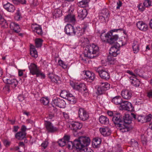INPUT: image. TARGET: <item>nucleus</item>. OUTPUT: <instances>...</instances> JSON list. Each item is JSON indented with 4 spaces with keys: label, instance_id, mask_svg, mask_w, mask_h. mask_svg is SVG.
Segmentation results:
<instances>
[{
    "label": "nucleus",
    "instance_id": "1",
    "mask_svg": "<svg viewBox=\"0 0 152 152\" xmlns=\"http://www.w3.org/2000/svg\"><path fill=\"white\" fill-rule=\"evenodd\" d=\"M123 118L120 113L114 114L112 118V121L118 128V129L123 133L128 132L132 129V128L130 125H126L123 124Z\"/></svg>",
    "mask_w": 152,
    "mask_h": 152
},
{
    "label": "nucleus",
    "instance_id": "2",
    "mask_svg": "<svg viewBox=\"0 0 152 152\" xmlns=\"http://www.w3.org/2000/svg\"><path fill=\"white\" fill-rule=\"evenodd\" d=\"M99 49L97 45L94 43L87 45L84 47V55L85 57L94 58L98 55Z\"/></svg>",
    "mask_w": 152,
    "mask_h": 152
},
{
    "label": "nucleus",
    "instance_id": "3",
    "mask_svg": "<svg viewBox=\"0 0 152 152\" xmlns=\"http://www.w3.org/2000/svg\"><path fill=\"white\" fill-rule=\"evenodd\" d=\"M91 140L90 138L88 137L82 136L80 137L77 139L74 140V146L76 147L75 151L86 150V148H84L88 146L90 144Z\"/></svg>",
    "mask_w": 152,
    "mask_h": 152
},
{
    "label": "nucleus",
    "instance_id": "4",
    "mask_svg": "<svg viewBox=\"0 0 152 152\" xmlns=\"http://www.w3.org/2000/svg\"><path fill=\"white\" fill-rule=\"evenodd\" d=\"M3 81L8 84L6 85L3 88L5 92H9L10 90V85L12 88H15L18 84L17 80L11 77H5L3 78Z\"/></svg>",
    "mask_w": 152,
    "mask_h": 152
},
{
    "label": "nucleus",
    "instance_id": "5",
    "mask_svg": "<svg viewBox=\"0 0 152 152\" xmlns=\"http://www.w3.org/2000/svg\"><path fill=\"white\" fill-rule=\"evenodd\" d=\"M28 68L30 70V74L33 75H36L37 77L39 76L41 78H44L45 77L44 74L41 72L37 65L34 63H31Z\"/></svg>",
    "mask_w": 152,
    "mask_h": 152
},
{
    "label": "nucleus",
    "instance_id": "6",
    "mask_svg": "<svg viewBox=\"0 0 152 152\" xmlns=\"http://www.w3.org/2000/svg\"><path fill=\"white\" fill-rule=\"evenodd\" d=\"M95 71L97 72L99 76L102 79L107 80L110 77V74L107 70L104 67L99 66L95 69Z\"/></svg>",
    "mask_w": 152,
    "mask_h": 152
},
{
    "label": "nucleus",
    "instance_id": "7",
    "mask_svg": "<svg viewBox=\"0 0 152 152\" xmlns=\"http://www.w3.org/2000/svg\"><path fill=\"white\" fill-rule=\"evenodd\" d=\"M123 30V28L113 29L110 31V34L107 41V42L110 44H112L115 43L118 39V37L117 34H114L113 32H117L118 31H122Z\"/></svg>",
    "mask_w": 152,
    "mask_h": 152
},
{
    "label": "nucleus",
    "instance_id": "8",
    "mask_svg": "<svg viewBox=\"0 0 152 152\" xmlns=\"http://www.w3.org/2000/svg\"><path fill=\"white\" fill-rule=\"evenodd\" d=\"M45 124L46 129L48 132L54 133L58 130L57 128L53 126V124L49 121H45Z\"/></svg>",
    "mask_w": 152,
    "mask_h": 152
},
{
    "label": "nucleus",
    "instance_id": "9",
    "mask_svg": "<svg viewBox=\"0 0 152 152\" xmlns=\"http://www.w3.org/2000/svg\"><path fill=\"white\" fill-rule=\"evenodd\" d=\"M78 114L80 119L83 121L86 120L89 117V115L88 113L83 108H80L79 109Z\"/></svg>",
    "mask_w": 152,
    "mask_h": 152
},
{
    "label": "nucleus",
    "instance_id": "10",
    "mask_svg": "<svg viewBox=\"0 0 152 152\" xmlns=\"http://www.w3.org/2000/svg\"><path fill=\"white\" fill-rule=\"evenodd\" d=\"M53 103L56 106L63 108L65 107L66 105V102L64 100L57 97H56L53 100Z\"/></svg>",
    "mask_w": 152,
    "mask_h": 152
},
{
    "label": "nucleus",
    "instance_id": "11",
    "mask_svg": "<svg viewBox=\"0 0 152 152\" xmlns=\"http://www.w3.org/2000/svg\"><path fill=\"white\" fill-rule=\"evenodd\" d=\"M120 105L122 110L129 111H132L133 108L132 104L127 101H123Z\"/></svg>",
    "mask_w": 152,
    "mask_h": 152
},
{
    "label": "nucleus",
    "instance_id": "12",
    "mask_svg": "<svg viewBox=\"0 0 152 152\" xmlns=\"http://www.w3.org/2000/svg\"><path fill=\"white\" fill-rule=\"evenodd\" d=\"M75 28L70 24H67L64 28V31L68 35H73L75 34Z\"/></svg>",
    "mask_w": 152,
    "mask_h": 152
},
{
    "label": "nucleus",
    "instance_id": "13",
    "mask_svg": "<svg viewBox=\"0 0 152 152\" xmlns=\"http://www.w3.org/2000/svg\"><path fill=\"white\" fill-rule=\"evenodd\" d=\"M72 130L73 131L74 134L75 136L77 133L78 130L80 129L82 126V124L81 123L78 122H74L71 124Z\"/></svg>",
    "mask_w": 152,
    "mask_h": 152
},
{
    "label": "nucleus",
    "instance_id": "14",
    "mask_svg": "<svg viewBox=\"0 0 152 152\" xmlns=\"http://www.w3.org/2000/svg\"><path fill=\"white\" fill-rule=\"evenodd\" d=\"M121 95L125 99L129 100L132 97V91L128 90H124L121 91Z\"/></svg>",
    "mask_w": 152,
    "mask_h": 152
},
{
    "label": "nucleus",
    "instance_id": "15",
    "mask_svg": "<svg viewBox=\"0 0 152 152\" xmlns=\"http://www.w3.org/2000/svg\"><path fill=\"white\" fill-rule=\"evenodd\" d=\"M137 27L140 30L146 31L148 29L147 25L142 21H139L136 23Z\"/></svg>",
    "mask_w": 152,
    "mask_h": 152
},
{
    "label": "nucleus",
    "instance_id": "16",
    "mask_svg": "<svg viewBox=\"0 0 152 152\" xmlns=\"http://www.w3.org/2000/svg\"><path fill=\"white\" fill-rule=\"evenodd\" d=\"M64 21L65 22H69L72 23H74L76 21L75 15L72 13L69 14L65 16Z\"/></svg>",
    "mask_w": 152,
    "mask_h": 152
},
{
    "label": "nucleus",
    "instance_id": "17",
    "mask_svg": "<svg viewBox=\"0 0 152 152\" xmlns=\"http://www.w3.org/2000/svg\"><path fill=\"white\" fill-rule=\"evenodd\" d=\"M85 75L87 77V80L90 82H92L95 79V75L94 73L88 71H86Z\"/></svg>",
    "mask_w": 152,
    "mask_h": 152
},
{
    "label": "nucleus",
    "instance_id": "18",
    "mask_svg": "<svg viewBox=\"0 0 152 152\" xmlns=\"http://www.w3.org/2000/svg\"><path fill=\"white\" fill-rule=\"evenodd\" d=\"M123 119L124 120L123 121V124L126 125H130L132 128V126L130 124L132 123V117L128 114H126Z\"/></svg>",
    "mask_w": 152,
    "mask_h": 152
},
{
    "label": "nucleus",
    "instance_id": "19",
    "mask_svg": "<svg viewBox=\"0 0 152 152\" xmlns=\"http://www.w3.org/2000/svg\"><path fill=\"white\" fill-rule=\"evenodd\" d=\"M3 6L6 10L10 12H13L15 9V7L9 3H8L4 4Z\"/></svg>",
    "mask_w": 152,
    "mask_h": 152
},
{
    "label": "nucleus",
    "instance_id": "20",
    "mask_svg": "<svg viewBox=\"0 0 152 152\" xmlns=\"http://www.w3.org/2000/svg\"><path fill=\"white\" fill-rule=\"evenodd\" d=\"M78 17L81 20L85 18L87 15V11L85 9H82L78 12Z\"/></svg>",
    "mask_w": 152,
    "mask_h": 152
},
{
    "label": "nucleus",
    "instance_id": "21",
    "mask_svg": "<svg viewBox=\"0 0 152 152\" xmlns=\"http://www.w3.org/2000/svg\"><path fill=\"white\" fill-rule=\"evenodd\" d=\"M101 142V139L98 137H96L93 139L92 145L94 148H98L99 147Z\"/></svg>",
    "mask_w": 152,
    "mask_h": 152
},
{
    "label": "nucleus",
    "instance_id": "22",
    "mask_svg": "<svg viewBox=\"0 0 152 152\" xmlns=\"http://www.w3.org/2000/svg\"><path fill=\"white\" fill-rule=\"evenodd\" d=\"M110 34V32L106 33V31L102 30L100 33V37L102 41L103 42H106L108 36Z\"/></svg>",
    "mask_w": 152,
    "mask_h": 152
},
{
    "label": "nucleus",
    "instance_id": "23",
    "mask_svg": "<svg viewBox=\"0 0 152 152\" xmlns=\"http://www.w3.org/2000/svg\"><path fill=\"white\" fill-rule=\"evenodd\" d=\"M10 28L16 33H18L20 31L18 24L14 22H12L10 24Z\"/></svg>",
    "mask_w": 152,
    "mask_h": 152
},
{
    "label": "nucleus",
    "instance_id": "24",
    "mask_svg": "<svg viewBox=\"0 0 152 152\" xmlns=\"http://www.w3.org/2000/svg\"><path fill=\"white\" fill-rule=\"evenodd\" d=\"M111 102L115 104L121 105L123 100L121 96H116L112 99Z\"/></svg>",
    "mask_w": 152,
    "mask_h": 152
},
{
    "label": "nucleus",
    "instance_id": "25",
    "mask_svg": "<svg viewBox=\"0 0 152 152\" xmlns=\"http://www.w3.org/2000/svg\"><path fill=\"white\" fill-rule=\"evenodd\" d=\"M101 133L104 136H107L110 134L111 131L107 127L105 128H100L99 129Z\"/></svg>",
    "mask_w": 152,
    "mask_h": 152
},
{
    "label": "nucleus",
    "instance_id": "26",
    "mask_svg": "<svg viewBox=\"0 0 152 152\" xmlns=\"http://www.w3.org/2000/svg\"><path fill=\"white\" fill-rule=\"evenodd\" d=\"M48 77L50 79L51 81L56 83H57L58 81L60 80L59 77L57 75H55L53 74H49L48 75Z\"/></svg>",
    "mask_w": 152,
    "mask_h": 152
},
{
    "label": "nucleus",
    "instance_id": "27",
    "mask_svg": "<svg viewBox=\"0 0 152 152\" xmlns=\"http://www.w3.org/2000/svg\"><path fill=\"white\" fill-rule=\"evenodd\" d=\"M135 77L131 76L130 77V79L131 80V83L134 86L137 87L139 86L140 83V81Z\"/></svg>",
    "mask_w": 152,
    "mask_h": 152
},
{
    "label": "nucleus",
    "instance_id": "28",
    "mask_svg": "<svg viewBox=\"0 0 152 152\" xmlns=\"http://www.w3.org/2000/svg\"><path fill=\"white\" fill-rule=\"evenodd\" d=\"M109 84H107V87H104L102 86H99L97 89V92L99 95H100L104 93L105 91L109 88Z\"/></svg>",
    "mask_w": 152,
    "mask_h": 152
},
{
    "label": "nucleus",
    "instance_id": "29",
    "mask_svg": "<svg viewBox=\"0 0 152 152\" xmlns=\"http://www.w3.org/2000/svg\"><path fill=\"white\" fill-rule=\"evenodd\" d=\"M26 133L19 132L15 135V137L18 140H22L26 137Z\"/></svg>",
    "mask_w": 152,
    "mask_h": 152
},
{
    "label": "nucleus",
    "instance_id": "30",
    "mask_svg": "<svg viewBox=\"0 0 152 152\" xmlns=\"http://www.w3.org/2000/svg\"><path fill=\"white\" fill-rule=\"evenodd\" d=\"M99 122L102 124H107L109 123V119L103 115L101 116L99 118Z\"/></svg>",
    "mask_w": 152,
    "mask_h": 152
},
{
    "label": "nucleus",
    "instance_id": "31",
    "mask_svg": "<svg viewBox=\"0 0 152 152\" xmlns=\"http://www.w3.org/2000/svg\"><path fill=\"white\" fill-rule=\"evenodd\" d=\"M132 48L134 53H137L139 50V43L137 41H134L132 44Z\"/></svg>",
    "mask_w": 152,
    "mask_h": 152
},
{
    "label": "nucleus",
    "instance_id": "32",
    "mask_svg": "<svg viewBox=\"0 0 152 152\" xmlns=\"http://www.w3.org/2000/svg\"><path fill=\"white\" fill-rule=\"evenodd\" d=\"M75 33L74 35H77L78 37H80L83 34L84 32L83 29H82L80 28H75Z\"/></svg>",
    "mask_w": 152,
    "mask_h": 152
},
{
    "label": "nucleus",
    "instance_id": "33",
    "mask_svg": "<svg viewBox=\"0 0 152 152\" xmlns=\"http://www.w3.org/2000/svg\"><path fill=\"white\" fill-rule=\"evenodd\" d=\"M128 40V36L126 35L125 37H124L123 38H122V39L118 40L117 42L121 47L126 45Z\"/></svg>",
    "mask_w": 152,
    "mask_h": 152
},
{
    "label": "nucleus",
    "instance_id": "34",
    "mask_svg": "<svg viewBox=\"0 0 152 152\" xmlns=\"http://www.w3.org/2000/svg\"><path fill=\"white\" fill-rule=\"evenodd\" d=\"M30 53L32 57L35 58L37 57V53L36 49L34 48V46H30Z\"/></svg>",
    "mask_w": 152,
    "mask_h": 152
},
{
    "label": "nucleus",
    "instance_id": "35",
    "mask_svg": "<svg viewBox=\"0 0 152 152\" xmlns=\"http://www.w3.org/2000/svg\"><path fill=\"white\" fill-rule=\"evenodd\" d=\"M102 13L103 15L99 16V18L105 20V18H107L109 16V13L107 10H103Z\"/></svg>",
    "mask_w": 152,
    "mask_h": 152
},
{
    "label": "nucleus",
    "instance_id": "36",
    "mask_svg": "<svg viewBox=\"0 0 152 152\" xmlns=\"http://www.w3.org/2000/svg\"><path fill=\"white\" fill-rule=\"evenodd\" d=\"M88 0H82L78 3V5L81 7H85L88 5Z\"/></svg>",
    "mask_w": 152,
    "mask_h": 152
},
{
    "label": "nucleus",
    "instance_id": "37",
    "mask_svg": "<svg viewBox=\"0 0 152 152\" xmlns=\"http://www.w3.org/2000/svg\"><path fill=\"white\" fill-rule=\"evenodd\" d=\"M70 94L69 91L65 90H63L61 91L60 94V96L63 98L66 99Z\"/></svg>",
    "mask_w": 152,
    "mask_h": 152
},
{
    "label": "nucleus",
    "instance_id": "38",
    "mask_svg": "<svg viewBox=\"0 0 152 152\" xmlns=\"http://www.w3.org/2000/svg\"><path fill=\"white\" fill-rule=\"evenodd\" d=\"M43 40L41 39L37 38L35 39V45L36 48H39L42 45Z\"/></svg>",
    "mask_w": 152,
    "mask_h": 152
},
{
    "label": "nucleus",
    "instance_id": "39",
    "mask_svg": "<svg viewBox=\"0 0 152 152\" xmlns=\"http://www.w3.org/2000/svg\"><path fill=\"white\" fill-rule=\"evenodd\" d=\"M107 60L109 63L112 64H113L115 62L116 60L111 55L108 56L107 58Z\"/></svg>",
    "mask_w": 152,
    "mask_h": 152
},
{
    "label": "nucleus",
    "instance_id": "40",
    "mask_svg": "<svg viewBox=\"0 0 152 152\" xmlns=\"http://www.w3.org/2000/svg\"><path fill=\"white\" fill-rule=\"evenodd\" d=\"M34 30V32H36L39 35H42L43 33L42 28L40 26H38L37 27H35Z\"/></svg>",
    "mask_w": 152,
    "mask_h": 152
},
{
    "label": "nucleus",
    "instance_id": "41",
    "mask_svg": "<svg viewBox=\"0 0 152 152\" xmlns=\"http://www.w3.org/2000/svg\"><path fill=\"white\" fill-rule=\"evenodd\" d=\"M40 102L44 105H46L49 103L48 99L47 98L42 97L40 99Z\"/></svg>",
    "mask_w": 152,
    "mask_h": 152
},
{
    "label": "nucleus",
    "instance_id": "42",
    "mask_svg": "<svg viewBox=\"0 0 152 152\" xmlns=\"http://www.w3.org/2000/svg\"><path fill=\"white\" fill-rule=\"evenodd\" d=\"M51 109L53 110V113L52 114H49L47 116V118L49 119H52L54 116V113L57 111V109L53 107L51 108Z\"/></svg>",
    "mask_w": 152,
    "mask_h": 152
},
{
    "label": "nucleus",
    "instance_id": "43",
    "mask_svg": "<svg viewBox=\"0 0 152 152\" xmlns=\"http://www.w3.org/2000/svg\"><path fill=\"white\" fill-rule=\"evenodd\" d=\"M49 142L47 140H45L41 144L42 149H45L48 146Z\"/></svg>",
    "mask_w": 152,
    "mask_h": 152
},
{
    "label": "nucleus",
    "instance_id": "44",
    "mask_svg": "<svg viewBox=\"0 0 152 152\" xmlns=\"http://www.w3.org/2000/svg\"><path fill=\"white\" fill-rule=\"evenodd\" d=\"M85 86V85L83 83H81L79 84H76L74 86V89L79 90L82 88L83 87H84Z\"/></svg>",
    "mask_w": 152,
    "mask_h": 152
},
{
    "label": "nucleus",
    "instance_id": "45",
    "mask_svg": "<svg viewBox=\"0 0 152 152\" xmlns=\"http://www.w3.org/2000/svg\"><path fill=\"white\" fill-rule=\"evenodd\" d=\"M131 145L132 147H137L138 146V143L136 140L133 139L131 140Z\"/></svg>",
    "mask_w": 152,
    "mask_h": 152
},
{
    "label": "nucleus",
    "instance_id": "46",
    "mask_svg": "<svg viewBox=\"0 0 152 152\" xmlns=\"http://www.w3.org/2000/svg\"><path fill=\"white\" fill-rule=\"evenodd\" d=\"M143 4L145 7H148L151 5V1L150 0H145Z\"/></svg>",
    "mask_w": 152,
    "mask_h": 152
},
{
    "label": "nucleus",
    "instance_id": "47",
    "mask_svg": "<svg viewBox=\"0 0 152 152\" xmlns=\"http://www.w3.org/2000/svg\"><path fill=\"white\" fill-rule=\"evenodd\" d=\"M58 145L61 146H64L66 145V143L63 138L60 140L58 142Z\"/></svg>",
    "mask_w": 152,
    "mask_h": 152
},
{
    "label": "nucleus",
    "instance_id": "48",
    "mask_svg": "<svg viewBox=\"0 0 152 152\" xmlns=\"http://www.w3.org/2000/svg\"><path fill=\"white\" fill-rule=\"evenodd\" d=\"M74 142H68V143H67L66 144V145H67V147L69 149H72L71 148V145L73 148H75V149H76V147L74 145Z\"/></svg>",
    "mask_w": 152,
    "mask_h": 152
},
{
    "label": "nucleus",
    "instance_id": "49",
    "mask_svg": "<svg viewBox=\"0 0 152 152\" xmlns=\"http://www.w3.org/2000/svg\"><path fill=\"white\" fill-rule=\"evenodd\" d=\"M22 18L21 14L19 11H18L16 13V15L15 17V19L17 20H19Z\"/></svg>",
    "mask_w": 152,
    "mask_h": 152
},
{
    "label": "nucleus",
    "instance_id": "50",
    "mask_svg": "<svg viewBox=\"0 0 152 152\" xmlns=\"http://www.w3.org/2000/svg\"><path fill=\"white\" fill-rule=\"evenodd\" d=\"M119 53V49L115 48L114 47H112L109 51V53H113L114 52Z\"/></svg>",
    "mask_w": 152,
    "mask_h": 152
},
{
    "label": "nucleus",
    "instance_id": "51",
    "mask_svg": "<svg viewBox=\"0 0 152 152\" xmlns=\"http://www.w3.org/2000/svg\"><path fill=\"white\" fill-rule=\"evenodd\" d=\"M138 8L139 10L140 11H143L145 9V7L143 4L140 3L138 6Z\"/></svg>",
    "mask_w": 152,
    "mask_h": 152
},
{
    "label": "nucleus",
    "instance_id": "52",
    "mask_svg": "<svg viewBox=\"0 0 152 152\" xmlns=\"http://www.w3.org/2000/svg\"><path fill=\"white\" fill-rule=\"evenodd\" d=\"M152 116V115L151 114H149L145 117H144V119L146 120L145 122H150L151 120Z\"/></svg>",
    "mask_w": 152,
    "mask_h": 152
},
{
    "label": "nucleus",
    "instance_id": "53",
    "mask_svg": "<svg viewBox=\"0 0 152 152\" xmlns=\"http://www.w3.org/2000/svg\"><path fill=\"white\" fill-rule=\"evenodd\" d=\"M58 63L59 65L61 66L63 68L65 69L67 67V66L61 60H59L58 61Z\"/></svg>",
    "mask_w": 152,
    "mask_h": 152
},
{
    "label": "nucleus",
    "instance_id": "54",
    "mask_svg": "<svg viewBox=\"0 0 152 152\" xmlns=\"http://www.w3.org/2000/svg\"><path fill=\"white\" fill-rule=\"evenodd\" d=\"M63 138L64 140H65V141L66 143L69 142V140L70 139V137L68 135H65Z\"/></svg>",
    "mask_w": 152,
    "mask_h": 152
},
{
    "label": "nucleus",
    "instance_id": "55",
    "mask_svg": "<svg viewBox=\"0 0 152 152\" xmlns=\"http://www.w3.org/2000/svg\"><path fill=\"white\" fill-rule=\"evenodd\" d=\"M74 1V0H65L62 5H63V7L65 6L64 4H67V5H68V4H70L71 2H73Z\"/></svg>",
    "mask_w": 152,
    "mask_h": 152
},
{
    "label": "nucleus",
    "instance_id": "56",
    "mask_svg": "<svg viewBox=\"0 0 152 152\" xmlns=\"http://www.w3.org/2000/svg\"><path fill=\"white\" fill-rule=\"evenodd\" d=\"M137 120L138 121L141 122L142 123H143V119H144V117L140 115L138 116L137 117Z\"/></svg>",
    "mask_w": 152,
    "mask_h": 152
},
{
    "label": "nucleus",
    "instance_id": "57",
    "mask_svg": "<svg viewBox=\"0 0 152 152\" xmlns=\"http://www.w3.org/2000/svg\"><path fill=\"white\" fill-rule=\"evenodd\" d=\"M61 11L60 10L58 9L56 10L55 14L56 17H58L61 15Z\"/></svg>",
    "mask_w": 152,
    "mask_h": 152
},
{
    "label": "nucleus",
    "instance_id": "58",
    "mask_svg": "<svg viewBox=\"0 0 152 152\" xmlns=\"http://www.w3.org/2000/svg\"><path fill=\"white\" fill-rule=\"evenodd\" d=\"M27 129L25 125H22L21 128V131L20 132L26 133V132Z\"/></svg>",
    "mask_w": 152,
    "mask_h": 152
},
{
    "label": "nucleus",
    "instance_id": "59",
    "mask_svg": "<svg viewBox=\"0 0 152 152\" xmlns=\"http://www.w3.org/2000/svg\"><path fill=\"white\" fill-rule=\"evenodd\" d=\"M117 6L116 7V9H120V7L122 6V3L121 1H119L117 2Z\"/></svg>",
    "mask_w": 152,
    "mask_h": 152
},
{
    "label": "nucleus",
    "instance_id": "60",
    "mask_svg": "<svg viewBox=\"0 0 152 152\" xmlns=\"http://www.w3.org/2000/svg\"><path fill=\"white\" fill-rule=\"evenodd\" d=\"M74 97H75L72 95V94H69V96L67 97V98H66V99L70 101V99L74 98Z\"/></svg>",
    "mask_w": 152,
    "mask_h": 152
},
{
    "label": "nucleus",
    "instance_id": "61",
    "mask_svg": "<svg viewBox=\"0 0 152 152\" xmlns=\"http://www.w3.org/2000/svg\"><path fill=\"white\" fill-rule=\"evenodd\" d=\"M8 23L5 20L3 23L2 24V26L5 28H7L8 26Z\"/></svg>",
    "mask_w": 152,
    "mask_h": 152
},
{
    "label": "nucleus",
    "instance_id": "62",
    "mask_svg": "<svg viewBox=\"0 0 152 152\" xmlns=\"http://www.w3.org/2000/svg\"><path fill=\"white\" fill-rule=\"evenodd\" d=\"M19 127L18 126H14L13 128L12 131L15 132H16L18 131Z\"/></svg>",
    "mask_w": 152,
    "mask_h": 152
},
{
    "label": "nucleus",
    "instance_id": "63",
    "mask_svg": "<svg viewBox=\"0 0 152 152\" xmlns=\"http://www.w3.org/2000/svg\"><path fill=\"white\" fill-rule=\"evenodd\" d=\"M77 99H76L74 97V98L70 100V102L71 104H74L76 102Z\"/></svg>",
    "mask_w": 152,
    "mask_h": 152
},
{
    "label": "nucleus",
    "instance_id": "64",
    "mask_svg": "<svg viewBox=\"0 0 152 152\" xmlns=\"http://www.w3.org/2000/svg\"><path fill=\"white\" fill-rule=\"evenodd\" d=\"M63 114L64 116L66 119H68L69 118V116L68 113L66 112H63Z\"/></svg>",
    "mask_w": 152,
    "mask_h": 152
}]
</instances>
